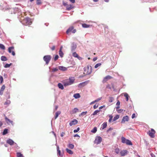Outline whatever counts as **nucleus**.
I'll return each mask as SVG.
<instances>
[{
	"label": "nucleus",
	"mask_w": 157,
	"mask_h": 157,
	"mask_svg": "<svg viewBox=\"0 0 157 157\" xmlns=\"http://www.w3.org/2000/svg\"><path fill=\"white\" fill-rule=\"evenodd\" d=\"M74 82V79L72 78H69V79H67L63 81V83L64 86H67L72 84Z\"/></svg>",
	"instance_id": "1"
},
{
	"label": "nucleus",
	"mask_w": 157,
	"mask_h": 157,
	"mask_svg": "<svg viewBox=\"0 0 157 157\" xmlns=\"http://www.w3.org/2000/svg\"><path fill=\"white\" fill-rule=\"evenodd\" d=\"M22 24L25 25H28L31 24L32 22L31 19L27 17L24 18L22 21Z\"/></svg>",
	"instance_id": "2"
},
{
	"label": "nucleus",
	"mask_w": 157,
	"mask_h": 157,
	"mask_svg": "<svg viewBox=\"0 0 157 157\" xmlns=\"http://www.w3.org/2000/svg\"><path fill=\"white\" fill-rule=\"evenodd\" d=\"M121 142L124 144H126L127 145H132L131 141L128 139H126L124 137H122L121 138Z\"/></svg>",
	"instance_id": "3"
},
{
	"label": "nucleus",
	"mask_w": 157,
	"mask_h": 157,
	"mask_svg": "<svg viewBox=\"0 0 157 157\" xmlns=\"http://www.w3.org/2000/svg\"><path fill=\"white\" fill-rule=\"evenodd\" d=\"M84 71L87 75H89L91 74L92 71V67L90 66H88L84 68Z\"/></svg>",
	"instance_id": "4"
},
{
	"label": "nucleus",
	"mask_w": 157,
	"mask_h": 157,
	"mask_svg": "<svg viewBox=\"0 0 157 157\" xmlns=\"http://www.w3.org/2000/svg\"><path fill=\"white\" fill-rule=\"evenodd\" d=\"M156 132L152 128H151L150 130H149L147 132V134L151 138H153L155 137V134Z\"/></svg>",
	"instance_id": "5"
},
{
	"label": "nucleus",
	"mask_w": 157,
	"mask_h": 157,
	"mask_svg": "<svg viewBox=\"0 0 157 157\" xmlns=\"http://www.w3.org/2000/svg\"><path fill=\"white\" fill-rule=\"evenodd\" d=\"M51 57L50 55H46L44 57V60L46 62V64H48L51 60Z\"/></svg>",
	"instance_id": "6"
},
{
	"label": "nucleus",
	"mask_w": 157,
	"mask_h": 157,
	"mask_svg": "<svg viewBox=\"0 0 157 157\" xmlns=\"http://www.w3.org/2000/svg\"><path fill=\"white\" fill-rule=\"evenodd\" d=\"M102 140V138L100 136H97L95 140V143L98 144L100 143Z\"/></svg>",
	"instance_id": "7"
},
{
	"label": "nucleus",
	"mask_w": 157,
	"mask_h": 157,
	"mask_svg": "<svg viewBox=\"0 0 157 157\" xmlns=\"http://www.w3.org/2000/svg\"><path fill=\"white\" fill-rule=\"evenodd\" d=\"M128 152L127 150H121L120 152V154L121 156H124L127 155Z\"/></svg>",
	"instance_id": "8"
},
{
	"label": "nucleus",
	"mask_w": 157,
	"mask_h": 157,
	"mask_svg": "<svg viewBox=\"0 0 157 157\" xmlns=\"http://www.w3.org/2000/svg\"><path fill=\"white\" fill-rule=\"evenodd\" d=\"M129 120V117L128 116H126L123 117L121 121V123H124L126 121H128Z\"/></svg>",
	"instance_id": "9"
},
{
	"label": "nucleus",
	"mask_w": 157,
	"mask_h": 157,
	"mask_svg": "<svg viewBox=\"0 0 157 157\" xmlns=\"http://www.w3.org/2000/svg\"><path fill=\"white\" fill-rule=\"evenodd\" d=\"M112 78V77L111 76L109 75H107L104 78L102 81V82L104 83H105L108 80Z\"/></svg>",
	"instance_id": "10"
},
{
	"label": "nucleus",
	"mask_w": 157,
	"mask_h": 157,
	"mask_svg": "<svg viewBox=\"0 0 157 157\" xmlns=\"http://www.w3.org/2000/svg\"><path fill=\"white\" fill-rule=\"evenodd\" d=\"M78 121L76 119H74L70 122L69 124L70 126H72L73 125H75L78 123Z\"/></svg>",
	"instance_id": "11"
},
{
	"label": "nucleus",
	"mask_w": 157,
	"mask_h": 157,
	"mask_svg": "<svg viewBox=\"0 0 157 157\" xmlns=\"http://www.w3.org/2000/svg\"><path fill=\"white\" fill-rule=\"evenodd\" d=\"M88 83V81H86L80 83L78 85L79 87H82L85 86Z\"/></svg>",
	"instance_id": "12"
},
{
	"label": "nucleus",
	"mask_w": 157,
	"mask_h": 157,
	"mask_svg": "<svg viewBox=\"0 0 157 157\" xmlns=\"http://www.w3.org/2000/svg\"><path fill=\"white\" fill-rule=\"evenodd\" d=\"M5 86L4 85H3L1 87L0 90V95H2L3 92V91L4 90H5Z\"/></svg>",
	"instance_id": "13"
},
{
	"label": "nucleus",
	"mask_w": 157,
	"mask_h": 157,
	"mask_svg": "<svg viewBox=\"0 0 157 157\" xmlns=\"http://www.w3.org/2000/svg\"><path fill=\"white\" fill-rule=\"evenodd\" d=\"M73 8V6L71 4L68 5L66 7V9L68 10H70Z\"/></svg>",
	"instance_id": "14"
},
{
	"label": "nucleus",
	"mask_w": 157,
	"mask_h": 157,
	"mask_svg": "<svg viewBox=\"0 0 157 157\" xmlns=\"http://www.w3.org/2000/svg\"><path fill=\"white\" fill-rule=\"evenodd\" d=\"M74 29V27L73 26H71L70 27L67 31L66 33L67 34H68V33L70 32H72V31Z\"/></svg>",
	"instance_id": "15"
},
{
	"label": "nucleus",
	"mask_w": 157,
	"mask_h": 157,
	"mask_svg": "<svg viewBox=\"0 0 157 157\" xmlns=\"http://www.w3.org/2000/svg\"><path fill=\"white\" fill-rule=\"evenodd\" d=\"M57 154L60 156H62V155L61 154V151L59 149V146H57Z\"/></svg>",
	"instance_id": "16"
},
{
	"label": "nucleus",
	"mask_w": 157,
	"mask_h": 157,
	"mask_svg": "<svg viewBox=\"0 0 157 157\" xmlns=\"http://www.w3.org/2000/svg\"><path fill=\"white\" fill-rule=\"evenodd\" d=\"M59 69L63 71H66L67 70V69L66 67H64L63 66H59Z\"/></svg>",
	"instance_id": "17"
},
{
	"label": "nucleus",
	"mask_w": 157,
	"mask_h": 157,
	"mask_svg": "<svg viewBox=\"0 0 157 157\" xmlns=\"http://www.w3.org/2000/svg\"><path fill=\"white\" fill-rule=\"evenodd\" d=\"M73 97L75 98H78L80 97V96L79 94L78 93H77L75 94L74 95Z\"/></svg>",
	"instance_id": "18"
},
{
	"label": "nucleus",
	"mask_w": 157,
	"mask_h": 157,
	"mask_svg": "<svg viewBox=\"0 0 157 157\" xmlns=\"http://www.w3.org/2000/svg\"><path fill=\"white\" fill-rule=\"evenodd\" d=\"M61 113V112L60 111H58L55 114V119H56L58 116Z\"/></svg>",
	"instance_id": "19"
},
{
	"label": "nucleus",
	"mask_w": 157,
	"mask_h": 157,
	"mask_svg": "<svg viewBox=\"0 0 157 157\" xmlns=\"http://www.w3.org/2000/svg\"><path fill=\"white\" fill-rule=\"evenodd\" d=\"M72 55L74 57H75L78 58L79 59V58H81L80 57H79L78 54L76 52H74L72 54Z\"/></svg>",
	"instance_id": "20"
},
{
	"label": "nucleus",
	"mask_w": 157,
	"mask_h": 157,
	"mask_svg": "<svg viewBox=\"0 0 157 157\" xmlns=\"http://www.w3.org/2000/svg\"><path fill=\"white\" fill-rule=\"evenodd\" d=\"M66 150L67 152L69 154L71 155L73 154V152L71 150L69 149L68 148H66Z\"/></svg>",
	"instance_id": "21"
},
{
	"label": "nucleus",
	"mask_w": 157,
	"mask_h": 157,
	"mask_svg": "<svg viewBox=\"0 0 157 157\" xmlns=\"http://www.w3.org/2000/svg\"><path fill=\"white\" fill-rule=\"evenodd\" d=\"M59 88L62 90L64 89V87L63 85L61 83H59L58 85Z\"/></svg>",
	"instance_id": "22"
},
{
	"label": "nucleus",
	"mask_w": 157,
	"mask_h": 157,
	"mask_svg": "<svg viewBox=\"0 0 157 157\" xmlns=\"http://www.w3.org/2000/svg\"><path fill=\"white\" fill-rule=\"evenodd\" d=\"M115 152L117 154H120V150L119 148H117L115 149Z\"/></svg>",
	"instance_id": "23"
},
{
	"label": "nucleus",
	"mask_w": 157,
	"mask_h": 157,
	"mask_svg": "<svg viewBox=\"0 0 157 157\" xmlns=\"http://www.w3.org/2000/svg\"><path fill=\"white\" fill-rule=\"evenodd\" d=\"M82 26L84 28H88L90 27V25H87L85 23L82 24Z\"/></svg>",
	"instance_id": "24"
},
{
	"label": "nucleus",
	"mask_w": 157,
	"mask_h": 157,
	"mask_svg": "<svg viewBox=\"0 0 157 157\" xmlns=\"http://www.w3.org/2000/svg\"><path fill=\"white\" fill-rule=\"evenodd\" d=\"M107 126V123L106 122L104 123L102 125V129L105 128Z\"/></svg>",
	"instance_id": "25"
},
{
	"label": "nucleus",
	"mask_w": 157,
	"mask_h": 157,
	"mask_svg": "<svg viewBox=\"0 0 157 157\" xmlns=\"http://www.w3.org/2000/svg\"><path fill=\"white\" fill-rule=\"evenodd\" d=\"M1 59L2 61H6L7 60L6 57L4 56H2Z\"/></svg>",
	"instance_id": "26"
},
{
	"label": "nucleus",
	"mask_w": 157,
	"mask_h": 157,
	"mask_svg": "<svg viewBox=\"0 0 157 157\" xmlns=\"http://www.w3.org/2000/svg\"><path fill=\"white\" fill-rule=\"evenodd\" d=\"M119 115H116L113 119V121H115L117 120V119H118L119 118Z\"/></svg>",
	"instance_id": "27"
},
{
	"label": "nucleus",
	"mask_w": 157,
	"mask_h": 157,
	"mask_svg": "<svg viewBox=\"0 0 157 157\" xmlns=\"http://www.w3.org/2000/svg\"><path fill=\"white\" fill-rule=\"evenodd\" d=\"M100 110H96L94 112V113L91 115V116L92 115H93V116H94V115H96L97 114V113H99V112H100Z\"/></svg>",
	"instance_id": "28"
},
{
	"label": "nucleus",
	"mask_w": 157,
	"mask_h": 157,
	"mask_svg": "<svg viewBox=\"0 0 157 157\" xmlns=\"http://www.w3.org/2000/svg\"><path fill=\"white\" fill-rule=\"evenodd\" d=\"M17 157H24L23 155L20 152H17Z\"/></svg>",
	"instance_id": "29"
},
{
	"label": "nucleus",
	"mask_w": 157,
	"mask_h": 157,
	"mask_svg": "<svg viewBox=\"0 0 157 157\" xmlns=\"http://www.w3.org/2000/svg\"><path fill=\"white\" fill-rule=\"evenodd\" d=\"M97 131V128L96 127H94V128L91 130V132L94 133H95Z\"/></svg>",
	"instance_id": "30"
},
{
	"label": "nucleus",
	"mask_w": 157,
	"mask_h": 157,
	"mask_svg": "<svg viewBox=\"0 0 157 157\" xmlns=\"http://www.w3.org/2000/svg\"><path fill=\"white\" fill-rule=\"evenodd\" d=\"M124 96L126 98V101H128V98L129 97L128 94L127 93H125L124 94Z\"/></svg>",
	"instance_id": "31"
},
{
	"label": "nucleus",
	"mask_w": 157,
	"mask_h": 157,
	"mask_svg": "<svg viewBox=\"0 0 157 157\" xmlns=\"http://www.w3.org/2000/svg\"><path fill=\"white\" fill-rule=\"evenodd\" d=\"M116 105L117 106L116 107V109H119L120 108V102L119 101H118Z\"/></svg>",
	"instance_id": "32"
},
{
	"label": "nucleus",
	"mask_w": 157,
	"mask_h": 157,
	"mask_svg": "<svg viewBox=\"0 0 157 157\" xmlns=\"http://www.w3.org/2000/svg\"><path fill=\"white\" fill-rule=\"evenodd\" d=\"M78 109L77 108H75L73 110L72 112L73 113H75L78 111Z\"/></svg>",
	"instance_id": "33"
},
{
	"label": "nucleus",
	"mask_w": 157,
	"mask_h": 157,
	"mask_svg": "<svg viewBox=\"0 0 157 157\" xmlns=\"http://www.w3.org/2000/svg\"><path fill=\"white\" fill-rule=\"evenodd\" d=\"M59 54L60 56L61 57H63V53L62 51H59Z\"/></svg>",
	"instance_id": "34"
},
{
	"label": "nucleus",
	"mask_w": 157,
	"mask_h": 157,
	"mask_svg": "<svg viewBox=\"0 0 157 157\" xmlns=\"http://www.w3.org/2000/svg\"><path fill=\"white\" fill-rule=\"evenodd\" d=\"M8 132V129H5L3 132V135H5Z\"/></svg>",
	"instance_id": "35"
},
{
	"label": "nucleus",
	"mask_w": 157,
	"mask_h": 157,
	"mask_svg": "<svg viewBox=\"0 0 157 157\" xmlns=\"http://www.w3.org/2000/svg\"><path fill=\"white\" fill-rule=\"evenodd\" d=\"M0 48L4 50L5 49V47L3 44H0Z\"/></svg>",
	"instance_id": "36"
},
{
	"label": "nucleus",
	"mask_w": 157,
	"mask_h": 157,
	"mask_svg": "<svg viewBox=\"0 0 157 157\" xmlns=\"http://www.w3.org/2000/svg\"><path fill=\"white\" fill-rule=\"evenodd\" d=\"M68 147L69 148L72 149L74 148V145L73 144H70L68 145Z\"/></svg>",
	"instance_id": "37"
},
{
	"label": "nucleus",
	"mask_w": 157,
	"mask_h": 157,
	"mask_svg": "<svg viewBox=\"0 0 157 157\" xmlns=\"http://www.w3.org/2000/svg\"><path fill=\"white\" fill-rule=\"evenodd\" d=\"M101 65V63H98L97 64L94 66V67L95 68H98V67H99Z\"/></svg>",
	"instance_id": "38"
},
{
	"label": "nucleus",
	"mask_w": 157,
	"mask_h": 157,
	"mask_svg": "<svg viewBox=\"0 0 157 157\" xmlns=\"http://www.w3.org/2000/svg\"><path fill=\"white\" fill-rule=\"evenodd\" d=\"M113 98L112 97H109V102H112L113 101Z\"/></svg>",
	"instance_id": "39"
},
{
	"label": "nucleus",
	"mask_w": 157,
	"mask_h": 157,
	"mask_svg": "<svg viewBox=\"0 0 157 157\" xmlns=\"http://www.w3.org/2000/svg\"><path fill=\"white\" fill-rule=\"evenodd\" d=\"M41 0H36V4L37 5H40L42 4V2L41 1Z\"/></svg>",
	"instance_id": "40"
},
{
	"label": "nucleus",
	"mask_w": 157,
	"mask_h": 157,
	"mask_svg": "<svg viewBox=\"0 0 157 157\" xmlns=\"http://www.w3.org/2000/svg\"><path fill=\"white\" fill-rule=\"evenodd\" d=\"M0 84H2L3 81V78L2 76H0Z\"/></svg>",
	"instance_id": "41"
},
{
	"label": "nucleus",
	"mask_w": 157,
	"mask_h": 157,
	"mask_svg": "<svg viewBox=\"0 0 157 157\" xmlns=\"http://www.w3.org/2000/svg\"><path fill=\"white\" fill-rule=\"evenodd\" d=\"M15 144L16 146H17V144L16 143H14V142L11 140L10 139V145H13Z\"/></svg>",
	"instance_id": "42"
},
{
	"label": "nucleus",
	"mask_w": 157,
	"mask_h": 157,
	"mask_svg": "<svg viewBox=\"0 0 157 157\" xmlns=\"http://www.w3.org/2000/svg\"><path fill=\"white\" fill-rule=\"evenodd\" d=\"M109 122H110L111 121V120L113 118V116L111 115H109Z\"/></svg>",
	"instance_id": "43"
},
{
	"label": "nucleus",
	"mask_w": 157,
	"mask_h": 157,
	"mask_svg": "<svg viewBox=\"0 0 157 157\" xmlns=\"http://www.w3.org/2000/svg\"><path fill=\"white\" fill-rule=\"evenodd\" d=\"M87 112H82L80 115V116H84L85 115H86L87 113Z\"/></svg>",
	"instance_id": "44"
},
{
	"label": "nucleus",
	"mask_w": 157,
	"mask_h": 157,
	"mask_svg": "<svg viewBox=\"0 0 157 157\" xmlns=\"http://www.w3.org/2000/svg\"><path fill=\"white\" fill-rule=\"evenodd\" d=\"M59 58V56L58 55H56L55 56L54 58V60L55 61H56Z\"/></svg>",
	"instance_id": "45"
},
{
	"label": "nucleus",
	"mask_w": 157,
	"mask_h": 157,
	"mask_svg": "<svg viewBox=\"0 0 157 157\" xmlns=\"http://www.w3.org/2000/svg\"><path fill=\"white\" fill-rule=\"evenodd\" d=\"M80 130V128L79 127L77 128V129L74 130V132L75 133H76L78 132Z\"/></svg>",
	"instance_id": "46"
},
{
	"label": "nucleus",
	"mask_w": 157,
	"mask_h": 157,
	"mask_svg": "<svg viewBox=\"0 0 157 157\" xmlns=\"http://www.w3.org/2000/svg\"><path fill=\"white\" fill-rule=\"evenodd\" d=\"M76 48V45H75V46L73 45V46H72L71 48L72 51L74 50H75V49Z\"/></svg>",
	"instance_id": "47"
},
{
	"label": "nucleus",
	"mask_w": 157,
	"mask_h": 157,
	"mask_svg": "<svg viewBox=\"0 0 157 157\" xmlns=\"http://www.w3.org/2000/svg\"><path fill=\"white\" fill-rule=\"evenodd\" d=\"M10 67V64H6L4 66L5 68L9 67Z\"/></svg>",
	"instance_id": "48"
},
{
	"label": "nucleus",
	"mask_w": 157,
	"mask_h": 157,
	"mask_svg": "<svg viewBox=\"0 0 157 157\" xmlns=\"http://www.w3.org/2000/svg\"><path fill=\"white\" fill-rule=\"evenodd\" d=\"M117 110L118 113H120L123 111V110L121 109H117Z\"/></svg>",
	"instance_id": "49"
},
{
	"label": "nucleus",
	"mask_w": 157,
	"mask_h": 157,
	"mask_svg": "<svg viewBox=\"0 0 157 157\" xmlns=\"http://www.w3.org/2000/svg\"><path fill=\"white\" fill-rule=\"evenodd\" d=\"M58 70V69L57 68H55L52 69L53 71L55 72Z\"/></svg>",
	"instance_id": "50"
},
{
	"label": "nucleus",
	"mask_w": 157,
	"mask_h": 157,
	"mask_svg": "<svg viewBox=\"0 0 157 157\" xmlns=\"http://www.w3.org/2000/svg\"><path fill=\"white\" fill-rule=\"evenodd\" d=\"M11 54L13 56H14L15 55V52L14 51H11Z\"/></svg>",
	"instance_id": "51"
},
{
	"label": "nucleus",
	"mask_w": 157,
	"mask_h": 157,
	"mask_svg": "<svg viewBox=\"0 0 157 157\" xmlns=\"http://www.w3.org/2000/svg\"><path fill=\"white\" fill-rule=\"evenodd\" d=\"M98 107V105L95 104L94 106V109H96Z\"/></svg>",
	"instance_id": "52"
},
{
	"label": "nucleus",
	"mask_w": 157,
	"mask_h": 157,
	"mask_svg": "<svg viewBox=\"0 0 157 157\" xmlns=\"http://www.w3.org/2000/svg\"><path fill=\"white\" fill-rule=\"evenodd\" d=\"M63 5L66 7L67 5H68L67 3V2H63Z\"/></svg>",
	"instance_id": "53"
},
{
	"label": "nucleus",
	"mask_w": 157,
	"mask_h": 157,
	"mask_svg": "<svg viewBox=\"0 0 157 157\" xmlns=\"http://www.w3.org/2000/svg\"><path fill=\"white\" fill-rule=\"evenodd\" d=\"M64 134L65 133L63 132H62V133H61L60 136L61 137H62L64 136Z\"/></svg>",
	"instance_id": "54"
},
{
	"label": "nucleus",
	"mask_w": 157,
	"mask_h": 157,
	"mask_svg": "<svg viewBox=\"0 0 157 157\" xmlns=\"http://www.w3.org/2000/svg\"><path fill=\"white\" fill-rule=\"evenodd\" d=\"M136 117V114L135 113H133L132 115V118L133 119Z\"/></svg>",
	"instance_id": "55"
},
{
	"label": "nucleus",
	"mask_w": 157,
	"mask_h": 157,
	"mask_svg": "<svg viewBox=\"0 0 157 157\" xmlns=\"http://www.w3.org/2000/svg\"><path fill=\"white\" fill-rule=\"evenodd\" d=\"M55 46H53L51 48V49L52 51H53L55 49Z\"/></svg>",
	"instance_id": "56"
},
{
	"label": "nucleus",
	"mask_w": 157,
	"mask_h": 157,
	"mask_svg": "<svg viewBox=\"0 0 157 157\" xmlns=\"http://www.w3.org/2000/svg\"><path fill=\"white\" fill-rule=\"evenodd\" d=\"M101 99V98H98L95 100L96 102H97L98 101L100 100Z\"/></svg>",
	"instance_id": "57"
},
{
	"label": "nucleus",
	"mask_w": 157,
	"mask_h": 157,
	"mask_svg": "<svg viewBox=\"0 0 157 157\" xmlns=\"http://www.w3.org/2000/svg\"><path fill=\"white\" fill-rule=\"evenodd\" d=\"M113 129L112 128H110L107 130V132H108L110 130H113Z\"/></svg>",
	"instance_id": "58"
},
{
	"label": "nucleus",
	"mask_w": 157,
	"mask_h": 157,
	"mask_svg": "<svg viewBox=\"0 0 157 157\" xmlns=\"http://www.w3.org/2000/svg\"><path fill=\"white\" fill-rule=\"evenodd\" d=\"M69 1L72 3H74L75 2V0H69Z\"/></svg>",
	"instance_id": "59"
},
{
	"label": "nucleus",
	"mask_w": 157,
	"mask_h": 157,
	"mask_svg": "<svg viewBox=\"0 0 157 157\" xmlns=\"http://www.w3.org/2000/svg\"><path fill=\"white\" fill-rule=\"evenodd\" d=\"M105 107V105H103L102 106H101L99 108V109H102V108H103Z\"/></svg>",
	"instance_id": "60"
},
{
	"label": "nucleus",
	"mask_w": 157,
	"mask_h": 157,
	"mask_svg": "<svg viewBox=\"0 0 157 157\" xmlns=\"http://www.w3.org/2000/svg\"><path fill=\"white\" fill-rule=\"evenodd\" d=\"M76 32V30L75 29H74L72 31V32L73 33H75Z\"/></svg>",
	"instance_id": "61"
},
{
	"label": "nucleus",
	"mask_w": 157,
	"mask_h": 157,
	"mask_svg": "<svg viewBox=\"0 0 157 157\" xmlns=\"http://www.w3.org/2000/svg\"><path fill=\"white\" fill-rule=\"evenodd\" d=\"M74 137H80L79 136L78 134H76L74 136Z\"/></svg>",
	"instance_id": "62"
},
{
	"label": "nucleus",
	"mask_w": 157,
	"mask_h": 157,
	"mask_svg": "<svg viewBox=\"0 0 157 157\" xmlns=\"http://www.w3.org/2000/svg\"><path fill=\"white\" fill-rule=\"evenodd\" d=\"M96 102V101L95 100V101H93L92 102H91V103H90V105L92 104H94V103H95Z\"/></svg>",
	"instance_id": "63"
},
{
	"label": "nucleus",
	"mask_w": 157,
	"mask_h": 157,
	"mask_svg": "<svg viewBox=\"0 0 157 157\" xmlns=\"http://www.w3.org/2000/svg\"><path fill=\"white\" fill-rule=\"evenodd\" d=\"M97 59V57H95L93 59V60L94 61H95Z\"/></svg>",
	"instance_id": "64"
}]
</instances>
